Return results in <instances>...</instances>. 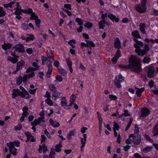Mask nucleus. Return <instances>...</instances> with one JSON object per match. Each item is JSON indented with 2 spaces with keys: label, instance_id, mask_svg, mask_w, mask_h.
Listing matches in <instances>:
<instances>
[{
  "label": "nucleus",
  "instance_id": "1",
  "mask_svg": "<svg viewBox=\"0 0 158 158\" xmlns=\"http://www.w3.org/2000/svg\"><path fill=\"white\" fill-rule=\"evenodd\" d=\"M141 60L138 57L132 55L129 58L128 65L122 64L119 65L118 66L124 70L130 69L133 72L139 73L142 70L141 65Z\"/></svg>",
  "mask_w": 158,
  "mask_h": 158
},
{
  "label": "nucleus",
  "instance_id": "2",
  "mask_svg": "<svg viewBox=\"0 0 158 158\" xmlns=\"http://www.w3.org/2000/svg\"><path fill=\"white\" fill-rule=\"evenodd\" d=\"M143 43L140 41L134 44V47L136 48L135 52L139 56H143L146 54L147 53V52L149 50V47L146 44H144V46L143 49L140 48V47H143Z\"/></svg>",
  "mask_w": 158,
  "mask_h": 158
},
{
  "label": "nucleus",
  "instance_id": "3",
  "mask_svg": "<svg viewBox=\"0 0 158 158\" xmlns=\"http://www.w3.org/2000/svg\"><path fill=\"white\" fill-rule=\"evenodd\" d=\"M19 89L22 91H20L19 89H14L13 90V92L12 94V98H15L17 96H21L22 98H24L26 99H28L31 97V96L24 88L20 86Z\"/></svg>",
  "mask_w": 158,
  "mask_h": 158
},
{
  "label": "nucleus",
  "instance_id": "4",
  "mask_svg": "<svg viewBox=\"0 0 158 158\" xmlns=\"http://www.w3.org/2000/svg\"><path fill=\"white\" fill-rule=\"evenodd\" d=\"M147 0H142L141 4H136L135 8L138 12L143 13L145 12L146 10V4Z\"/></svg>",
  "mask_w": 158,
  "mask_h": 158
},
{
  "label": "nucleus",
  "instance_id": "5",
  "mask_svg": "<svg viewBox=\"0 0 158 158\" xmlns=\"http://www.w3.org/2000/svg\"><path fill=\"white\" fill-rule=\"evenodd\" d=\"M147 72V77L149 78L154 77L156 75L154 68L153 66H149L144 69Z\"/></svg>",
  "mask_w": 158,
  "mask_h": 158
},
{
  "label": "nucleus",
  "instance_id": "6",
  "mask_svg": "<svg viewBox=\"0 0 158 158\" xmlns=\"http://www.w3.org/2000/svg\"><path fill=\"white\" fill-rule=\"evenodd\" d=\"M7 145L9 148V150L10 152L14 155H16V151L17 149L15 147V146L13 143H12L11 142H10L9 143H7Z\"/></svg>",
  "mask_w": 158,
  "mask_h": 158
},
{
  "label": "nucleus",
  "instance_id": "7",
  "mask_svg": "<svg viewBox=\"0 0 158 158\" xmlns=\"http://www.w3.org/2000/svg\"><path fill=\"white\" fill-rule=\"evenodd\" d=\"M24 48L23 46L20 44H16L15 46L13 48V49H15V50L16 52L22 53L25 52Z\"/></svg>",
  "mask_w": 158,
  "mask_h": 158
},
{
  "label": "nucleus",
  "instance_id": "8",
  "mask_svg": "<svg viewBox=\"0 0 158 158\" xmlns=\"http://www.w3.org/2000/svg\"><path fill=\"white\" fill-rule=\"evenodd\" d=\"M141 111V114L140 115V117L144 118L147 116L150 113V111L149 110L146 108H144L142 109Z\"/></svg>",
  "mask_w": 158,
  "mask_h": 158
},
{
  "label": "nucleus",
  "instance_id": "9",
  "mask_svg": "<svg viewBox=\"0 0 158 158\" xmlns=\"http://www.w3.org/2000/svg\"><path fill=\"white\" fill-rule=\"evenodd\" d=\"M133 139L134 144L138 145L139 144L141 141V136L139 135H135Z\"/></svg>",
  "mask_w": 158,
  "mask_h": 158
},
{
  "label": "nucleus",
  "instance_id": "10",
  "mask_svg": "<svg viewBox=\"0 0 158 158\" xmlns=\"http://www.w3.org/2000/svg\"><path fill=\"white\" fill-rule=\"evenodd\" d=\"M25 62L24 60H22L17 63L16 71H19L20 69H22V67L25 64Z\"/></svg>",
  "mask_w": 158,
  "mask_h": 158
},
{
  "label": "nucleus",
  "instance_id": "11",
  "mask_svg": "<svg viewBox=\"0 0 158 158\" xmlns=\"http://www.w3.org/2000/svg\"><path fill=\"white\" fill-rule=\"evenodd\" d=\"M139 29L140 31L143 34H145L146 36H147V34L145 31V28H146L145 24L144 23H141L139 25Z\"/></svg>",
  "mask_w": 158,
  "mask_h": 158
},
{
  "label": "nucleus",
  "instance_id": "12",
  "mask_svg": "<svg viewBox=\"0 0 158 158\" xmlns=\"http://www.w3.org/2000/svg\"><path fill=\"white\" fill-rule=\"evenodd\" d=\"M135 89H136V94L138 97H140L141 93L145 90L144 88L143 87L139 89L137 87H135Z\"/></svg>",
  "mask_w": 158,
  "mask_h": 158
},
{
  "label": "nucleus",
  "instance_id": "13",
  "mask_svg": "<svg viewBox=\"0 0 158 158\" xmlns=\"http://www.w3.org/2000/svg\"><path fill=\"white\" fill-rule=\"evenodd\" d=\"M108 17L112 21L116 22H118L119 20V18H116L115 15L112 14H109L108 15Z\"/></svg>",
  "mask_w": 158,
  "mask_h": 158
},
{
  "label": "nucleus",
  "instance_id": "14",
  "mask_svg": "<svg viewBox=\"0 0 158 158\" xmlns=\"http://www.w3.org/2000/svg\"><path fill=\"white\" fill-rule=\"evenodd\" d=\"M19 2H17V7L15 9V11L14 12V14L16 15H20V12H19V10L21 9V6H19Z\"/></svg>",
  "mask_w": 158,
  "mask_h": 158
},
{
  "label": "nucleus",
  "instance_id": "15",
  "mask_svg": "<svg viewBox=\"0 0 158 158\" xmlns=\"http://www.w3.org/2000/svg\"><path fill=\"white\" fill-rule=\"evenodd\" d=\"M11 46L12 45L10 43L6 44L5 43H4V44L2 45V48L5 50L10 49L11 48Z\"/></svg>",
  "mask_w": 158,
  "mask_h": 158
},
{
  "label": "nucleus",
  "instance_id": "16",
  "mask_svg": "<svg viewBox=\"0 0 158 158\" xmlns=\"http://www.w3.org/2000/svg\"><path fill=\"white\" fill-rule=\"evenodd\" d=\"M152 132L153 133V136H155L158 135V123L154 127Z\"/></svg>",
  "mask_w": 158,
  "mask_h": 158
},
{
  "label": "nucleus",
  "instance_id": "17",
  "mask_svg": "<svg viewBox=\"0 0 158 158\" xmlns=\"http://www.w3.org/2000/svg\"><path fill=\"white\" fill-rule=\"evenodd\" d=\"M49 123L50 124L54 127H58L59 126L60 124L57 122H54L52 119H50L49 120Z\"/></svg>",
  "mask_w": 158,
  "mask_h": 158
},
{
  "label": "nucleus",
  "instance_id": "18",
  "mask_svg": "<svg viewBox=\"0 0 158 158\" xmlns=\"http://www.w3.org/2000/svg\"><path fill=\"white\" fill-rule=\"evenodd\" d=\"M58 69L60 73L63 76H65L66 75L67 73V71L61 67H59L58 68Z\"/></svg>",
  "mask_w": 158,
  "mask_h": 158
},
{
  "label": "nucleus",
  "instance_id": "19",
  "mask_svg": "<svg viewBox=\"0 0 158 158\" xmlns=\"http://www.w3.org/2000/svg\"><path fill=\"white\" fill-rule=\"evenodd\" d=\"M114 47L115 48L119 49L121 48V45L119 40L118 38H116L115 40V42L114 43Z\"/></svg>",
  "mask_w": 158,
  "mask_h": 158
},
{
  "label": "nucleus",
  "instance_id": "20",
  "mask_svg": "<svg viewBox=\"0 0 158 158\" xmlns=\"http://www.w3.org/2000/svg\"><path fill=\"white\" fill-rule=\"evenodd\" d=\"M61 141H60L58 144L56 145L55 146V149H54L55 151H56L57 152H60L61 149V148L62 147V145L61 143Z\"/></svg>",
  "mask_w": 158,
  "mask_h": 158
},
{
  "label": "nucleus",
  "instance_id": "21",
  "mask_svg": "<svg viewBox=\"0 0 158 158\" xmlns=\"http://www.w3.org/2000/svg\"><path fill=\"white\" fill-rule=\"evenodd\" d=\"M60 103L62 106L65 107L67 105V100L64 97H62Z\"/></svg>",
  "mask_w": 158,
  "mask_h": 158
},
{
  "label": "nucleus",
  "instance_id": "22",
  "mask_svg": "<svg viewBox=\"0 0 158 158\" xmlns=\"http://www.w3.org/2000/svg\"><path fill=\"white\" fill-rule=\"evenodd\" d=\"M86 41L87 42V47L88 48H90L91 47H94L95 46V44L92 41H90L88 40H86Z\"/></svg>",
  "mask_w": 158,
  "mask_h": 158
},
{
  "label": "nucleus",
  "instance_id": "23",
  "mask_svg": "<svg viewBox=\"0 0 158 158\" xmlns=\"http://www.w3.org/2000/svg\"><path fill=\"white\" fill-rule=\"evenodd\" d=\"M132 35L136 38L141 39V37L140 36L139 31L137 30L134 31L132 33Z\"/></svg>",
  "mask_w": 158,
  "mask_h": 158
},
{
  "label": "nucleus",
  "instance_id": "24",
  "mask_svg": "<svg viewBox=\"0 0 158 158\" xmlns=\"http://www.w3.org/2000/svg\"><path fill=\"white\" fill-rule=\"evenodd\" d=\"M115 85L118 88H120L121 87V85L120 84L121 82H120L118 80L117 76H116L115 77V80H114Z\"/></svg>",
  "mask_w": 158,
  "mask_h": 158
},
{
  "label": "nucleus",
  "instance_id": "25",
  "mask_svg": "<svg viewBox=\"0 0 158 158\" xmlns=\"http://www.w3.org/2000/svg\"><path fill=\"white\" fill-rule=\"evenodd\" d=\"M152 147L148 146L144 148L142 150V151L144 153H147L148 152L151 151V150H152Z\"/></svg>",
  "mask_w": 158,
  "mask_h": 158
},
{
  "label": "nucleus",
  "instance_id": "26",
  "mask_svg": "<svg viewBox=\"0 0 158 158\" xmlns=\"http://www.w3.org/2000/svg\"><path fill=\"white\" fill-rule=\"evenodd\" d=\"M27 42L29 41L30 40H33L35 38V37L32 34H27Z\"/></svg>",
  "mask_w": 158,
  "mask_h": 158
},
{
  "label": "nucleus",
  "instance_id": "27",
  "mask_svg": "<svg viewBox=\"0 0 158 158\" xmlns=\"http://www.w3.org/2000/svg\"><path fill=\"white\" fill-rule=\"evenodd\" d=\"M55 152L54 149L53 148L51 149L50 154H49V158H55Z\"/></svg>",
  "mask_w": 158,
  "mask_h": 158
},
{
  "label": "nucleus",
  "instance_id": "28",
  "mask_svg": "<svg viewBox=\"0 0 158 158\" xmlns=\"http://www.w3.org/2000/svg\"><path fill=\"white\" fill-rule=\"evenodd\" d=\"M49 89L50 90L52 91L53 93H56L57 90L54 85L51 84L49 85Z\"/></svg>",
  "mask_w": 158,
  "mask_h": 158
},
{
  "label": "nucleus",
  "instance_id": "29",
  "mask_svg": "<svg viewBox=\"0 0 158 158\" xmlns=\"http://www.w3.org/2000/svg\"><path fill=\"white\" fill-rule=\"evenodd\" d=\"M151 58L148 57H144L142 60L143 63L148 64L151 61Z\"/></svg>",
  "mask_w": 158,
  "mask_h": 158
},
{
  "label": "nucleus",
  "instance_id": "30",
  "mask_svg": "<svg viewBox=\"0 0 158 158\" xmlns=\"http://www.w3.org/2000/svg\"><path fill=\"white\" fill-rule=\"evenodd\" d=\"M38 69V67L34 68L31 67H29L27 70L26 73H28L30 72L34 71Z\"/></svg>",
  "mask_w": 158,
  "mask_h": 158
},
{
  "label": "nucleus",
  "instance_id": "31",
  "mask_svg": "<svg viewBox=\"0 0 158 158\" xmlns=\"http://www.w3.org/2000/svg\"><path fill=\"white\" fill-rule=\"evenodd\" d=\"M30 19L31 20L34 19L35 20L39 19L38 16L35 15V12L32 13L31 14Z\"/></svg>",
  "mask_w": 158,
  "mask_h": 158
},
{
  "label": "nucleus",
  "instance_id": "32",
  "mask_svg": "<svg viewBox=\"0 0 158 158\" xmlns=\"http://www.w3.org/2000/svg\"><path fill=\"white\" fill-rule=\"evenodd\" d=\"M8 60L13 63H15L17 62L18 61V60L15 58L11 57V56H9L8 57Z\"/></svg>",
  "mask_w": 158,
  "mask_h": 158
},
{
  "label": "nucleus",
  "instance_id": "33",
  "mask_svg": "<svg viewBox=\"0 0 158 158\" xmlns=\"http://www.w3.org/2000/svg\"><path fill=\"white\" fill-rule=\"evenodd\" d=\"M74 95L73 94H72V96H71L70 99L69 101L70 102V104L68 106H72L73 104H74V102H75V99L74 98L72 99V98L73 97V98L74 97Z\"/></svg>",
  "mask_w": 158,
  "mask_h": 158
},
{
  "label": "nucleus",
  "instance_id": "34",
  "mask_svg": "<svg viewBox=\"0 0 158 158\" xmlns=\"http://www.w3.org/2000/svg\"><path fill=\"white\" fill-rule=\"evenodd\" d=\"M23 81V77L21 76H20L16 79V82L18 85H20Z\"/></svg>",
  "mask_w": 158,
  "mask_h": 158
},
{
  "label": "nucleus",
  "instance_id": "35",
  "mask_svg": "<svg viewBox=\"0 0 158 158\" xmlns=\"http://www.w3.org/2000/svg\"><path fill=\"white\" fill-rule=\"evenodd\" d=\"M3 9L2 7H0V17L5 16L6 14V12L3 10Z\"/></svg>",
  "mask_w": 158,
  "mask_h": 158
},
{
  "label": "nucleus",
  "instance_id": "36",
  "mask_svg": "<svg viewBox=\"0 0 158 158\" xmlns=\"http://www.w3.org/2000/svg\"><path fill=\"white\" fill-rule=\"evenodd\" d=\"M84 26L87 28L89 29L92 27L93 24L92 23L89 22L85 23Z\"/></svg>",
  "mask_w": 158,
  "mask_h": 158
},
{
  "label": "nucleus",
  "instance_id": "37",
  "mask_svg": "<svg viewBox=\"0 0 158 158\" xmlns=\"http://www.w3.org/2000/svg\"><path fill=\"white\" fill-rule=\"evenodd\" d=\"M75 132V131L74 129L72 130L69 133V134L68 135V138L69 139H70L71 138V136L74 135V133Z\"/></svg>",
  "mask_w": 158,
  "mask_h": 158
},
{
  "label": "nucleus",
  "instance_id": "38",
  "mask_svg": "<svg viewBox=\"0 0 158 158\" xmlns=\"http://www.w3.org/2000/svg\"><path fill=\"white\" fill-rule=\"evenodd\" d=\"M67 64L69 67H71L72 65V63L71 59L69 58H68L66 59Z\"/></svg>",
  "mask_w": 158,
  "mask_h": 158
},
{
  "label": "nucleus",
  "instance_id": "39",
  "mask_svg": "<svg viewBox=\"0 0 158 158\" xmlns=\"http://www.w3.org/2000/svg\"><path fill=\"white\" fill-rule=\"evenodd\" d=\"M22 128V124L20 123L17 126L14 127V130L15 131L20 130Z\"/></svg>",
  "mask_w": 158,
  "mask_h": 158
},
{
  "label": "nucleus",
  "instance_id": "40",
  "mask_svg": "<svg viewBox=\"0 0 158 158\" xmlns=\"http://www.w3.org/2000/svg\"><path fill=\"white\" fill-rule=\"evenodd\" d=\"M75 21L78 23L79 25H81L83 24V22L82 20L79 18H77L75 19Z\"/></svg>",
  "mask_w": 158,
  "mask_h": 158
},
{
  "label": "nucleus",
  "instance_id": "41",
  "mask_svg": "<svg viewBox=\"0 0 158 158\" xmlns=\"http://www.w3.org/2000/svg\"><path fill=\"white\" fill-rule=\"evenodd\" d=\"M56 79L59 82H61L63 81L62 77L60 75H57L55 77Z\"/></svg>",
  "mask_w": 158,
  "mask_h": 158
},
{
  "label": "nucleus",
  "instance_id": "42",
  "mask_svg": "<svg viewBox=\"0 0 158 158\" xmlns=\"http://www.w3.org/2000/svg\"><path fill=\"white\" fill-rule=\"evenodd\" d=\"M45 102L49 105L50 106L53 105V102L50 98H48L45 100Z\"/></svg>",
  "mask_w": 158,
  "mask_h": 158
},
{
  "label": "nucleus",
  "instance_id": "43",
  "mask_svg": "<svg viewBox=\"0 0 158 158\" xmlns=\"http://www.w3.org/2000/svg\"><path fill=\"white\" fill-rule=\"evenodd\" d=\"M124 78L123 77L122 75L120 74L118 76V80L120 82H122L124 81Z\"/></svg>",
  "mask_w": 158,
  "mask_h": 158
},
{
  "label": "nucleus",
  "instance_id": "44",
  "mask_svg": "<svg viewBox=\"0 0 158 158\" xmlns=\"http://www.w3.org/2000/svg\"><path fill=\"white\" fill-rule=\"evenodd\" d=\"M47 55L52 54V50L49 47H47Z\"/></svg>",
  "mask_w": 158,
  "mask_h": 158
},
{
  "label": "nucleus",
  "instance_id": "45",
  "mask_svg": "<svg viewBox=\"0 0 158 158\" xmlns=\"http://www.w3.org/2000/svg\"><path fill=\"white\" fill-rule=\"evenodd\" d=\"M120 56V51L118 49L117 51V52L114 56L118 59Z\"/></svg>",
  "mask_w": 158,
  "mask_h": 158
},
{
  "label": "nucleus",
  "instance_id": "46",
  "mask_svg": "<svg viewBox=\"0 0 158 158\" xmlns=\"http://www.w3.org/2000/svg\"><path fill=\"white\" fill-rule=\"evenodd\" d=\"M114 127L113 129H116V130H118V129L119 128L118 124L115 121L114 122Z\"/></svg>",
  "mask_w": 158,
  "mask_h": 158
},
{
  "label": "nucleus",
  "instance_id": "47",
  "mask_svg": "<svg viewBox=\"0 0 158 158\" xmlns=\"http://www.w3.org/2000/svg\"><path fill=\"white\" fill-rule=\"evenodd\" d=\"M144 138L148 141H150L151 142H153V140L151 139L149 136L147 134H145L144 135Z\"/></svg>",
  "mask_w": 158,
  "mask_h": 158
},
{
  "label": "nucleus",
  "instance_id": "48",
  "mask_svg": "<svg viewBox=\"0 0 158 158\" xmlns=\"http://www.w3.org/2000/svg\"><path fill=\"white\" fill-rule=\"evenodd\" d=\"M58 98H60L63 96V94L57 92V90L56 91V93H54Z\"/></svg>",
  "mask_w": 158,
  "mask_h": 158
},
{
  "label": "nucleus",
  "instance_id": "49",
  "mask_svg": "<svg viewBox=\"0 0 158 158\" xmlns=\"http://www.w3.org/2000/svg\"><path fill=\"white\" fill-rule=\"evenodd\" d=\"M109 98L111 99V100H115L117 99V97L113 94H110L109 95Z\"/></svg>",
  "mask_w": 158,
  "mask_h": 158
},
{
  "label": "nucleus",
  "instance_id": "50",
  "mask_svg": "<svg viewBox=\"0 0 158 158\" xmlns=\"http://www.w3.org/2000/svg\"><path fill=\"white\" fill-rule=\"evenodd\" d=\"M28 76L27 75H25L23 78V81L24 83H26L27 81Z\"/></svg>",
  "mask_w": 158,
  "mask_h": 158
},
{
  "label": "nucleus",
  "instance_id": "51",
  "mask_svg": "<svg viewBox=\"0 0 158 158\" xmlns=\"http://www.w3.org/2000/svg\"><path fill=\"white\" fill-rule=\"evenodd\" d=\"M21 27L24 30H27L28 28V25L25 23H23L22 24Z\"/></svg>",
  "mask_w": 158,
  "mask_h": 158
},
{
  "label": "nucleus",
  "instance_id": "52",
  "mask_svg": "<svg viewBox=\"0 0 158 158\" xmlns=\"http://www.w3.org/2000/svg\"><path fill=\"white\" fill-rule=\"evenodd\" d=\"M40 22L41 21L39 19H38L37 20H35V23L36 26L39 28L40 27Z\"/></svg>",
  "mask_w": 158,
  "mask_h": 158
},
{
  "label": "nucleus",
  "instance_id": "53",
  "mask_svg": "<svg viewBox=\"0 0 158 158\" xmlns=\"http://www.w3.org/2000/svg\"><path fill=\"white\" fill-rule=\"evenodd\" d=\"M43 152L44 153L46 151H47L48 148L47 147L45 143H43L42 145Z\"/></svg>",
  "mask_w": 158,
  "mask_h": 158
},
{
  "label": "nucleus",
  "instance_id": "54",
  "mask_svg": "<svg viewBox=\"0 0 158 158\" xmlns=\"http://www.w3.org/2000/svg\"><path fill=\"white\" fill-rule=\"evenodd\" d=\"M25 134L28 139H30L32 137V135L30 134L29 132H26L25 133Z\"/></svg>",
  "mask_w": 158,
  "mask_h": 158
},
{
  "label": "nucleus",
  "instance_id": "55",
  "mask_svg": "<svg viewBox=\"0 0 158 158\" xmlns=\"http://www.w3.org/2000/svg\"><path fill=\"white\" fill-rule=\"evenodd\" d=\"M41 58V60L42 61V64L44 65V62L48 60V58L47 57L44 56H42Z\"/></svg>",
  "mask_w": 158,
  "mask_h": 158
},
{
  "label": "nucleus",
  "instance_id": "56",
  "mask_svg": "<svg viewBox=\"0 0 158 158\" xmlns=\"http://www.w3.org/2000/svg\"><path fill=\"white\" fill-rule=\"evenodd\" d=\"M35 75V73L34 72H31L29 73L28 74V79L33 77Z\"/></svg>",
  "mask_w": 158,
  "mask_h": 158
},
{
  "label": "nucleus",
  "instance_id": "57",
  "mask_svg": "<svg viewBox=\"0 0 158 158\" xmlns=\"http://www.w3.org/2000/svg\"><path fill=\"white\" fill-rule=\"evenodd\" d=\"M64 7L65 8H67L69 10H70L71 9V5L69 4H64Z\"/></svg>",
  "mask_w": 158,
  "mask_h": 158
},
{
  "label": "nucleus",
  "instance_id": "58",
  "mask_svg": "<svg viewBox=\"0 0 158 158\" xmlns=\"http://www.w3.org/2000/svg\"><path fill=\"white\" fill-rule=\"evenodd\" d=\"M47 139L46 137L45 136V135H41V142H44L45 141V140H46V139Z\"/></svg>",
  "mask_w": 158,
  "mask_h": 158
},
{
  "label": "nucleus",
  "instance_id": "59",
  "mask_svg": "<svg viewBox=\"0 0 158 158\" xmlns=\"http://www.w3.org/2000/svg\"><path fill=\"white\" fill-rule=\"evenodd\" d=\"M122 115L125 116H129L130 114L128 113V111L127 110H124V113L122 114Z\"/></svg>",
  "mask_w": 158,
  "mask_h": 158
},
{
  "label": "nucleus",
  "instance_id": "60",
  "mask_svg": "<svg viewBox=\"0 0 158 158\" xmlns=\"http://www.w3.org/2000/svg\"><path fill=\"white\" fill-rule=\"evenodd\" d=\"M44 133L48 138H51V136L46 129L44 131Z\"/></svg>",
  "mask_w": 158,
  "mask_h": 158
},
{
  "label": "nucleus",
  "instance_id": "61",
  "mask_svg": "<svg viewBox=\"0 0 158 158\" xmlns=\"http://www.w3.org/2000/svg\"><path fill=\"white\" fill-rule=\"evenodd\" d=\"M12 143H13L14 146L15 145L17 147L19 146L20 142L19 141L15 140L13 142H12Z\"/></svg>",
  "mask_w": 158,
  "mask_h": 158
},
{
  "label": "nucleus",
  "instance_id": "62",
  "mask_svg": "<svg viewBox=\"0 0 158 158\" xmlns=\"http://www.w3.org/2000/svg\"><path fill=\"white\" fill-rule=\"evenodd\" d=\"M141 78L143 81H144L146 82L148 81V79L146 77V75L145 74H142L141 77Z\"/></svg>",
  "mask_w": 158,
  "mask_h": 158
},
{
  "label": "nucleus",
  "instance_id": "63",
  "mask_svg": "<svg viewBox=\"0 0 158 158\" xmlns=\"http://www.w3.org/2000/svg\"><path fill=\"white\" fill-rule=\"evenodd\" d=\"M27 52L29 54H31L32 53L33 50L31 48H28L26 49Z\"/></svg>",
  "mask_w": 158,
  "mask_h": 158
},
{
  "label": "nucleus",
  "instance_id": "64",
  "mask_svg": "<svg viewBox=\"0 0 158 158\" xmlns=\"http://www.w3.org/2000/svg\"><path fill=\"white\" fill-rule=\"evenodd\" d=\"M87 128L85 127H82L81 131L82 134H83L85 132L86 130H87Z\"/></svg>",
  "mask_w": 158,
  "mask_h": 158
}]
</instances>
